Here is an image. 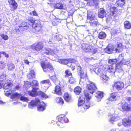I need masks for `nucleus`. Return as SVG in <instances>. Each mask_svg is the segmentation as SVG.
I'll list each match as a JSON object with an SVG mask.
<instances>
[{
    "label": "nucleus",
    "instance_id": "1",
    "mask_svg": "<svg viewBox=\"0 0 131 131\" xmlns=\"http://www.w3.org/2000/svg\"><path fill=\"white\" fill-rule=\"evenodd\" d=\"M84 96L85 97L86 100L87 101L85 103V98H83V96H81L79 98L78 101V105L79 106H80L82 105L83 106V108L85 110L88 108L90 107V102L88 100H90L91 97L89 96V94L86 92V91H85Z\"/></svg>",
    "mask_w": 131,
    "mask_h": 131
},
{
    "label": "nucleus",
    "instance_id": "2",
    "mask_svg": "<svg viewBox=\"0 0 131 131\" xmlns=\"http://www.w3.org/2000/svg\"><path fill=\"white\" fill-rule=\"evenodd\" d=\"M37 106V110L39 111H42L45 110L46 105L43 102L40 103V100L38 98H36L35 100H32L28 104L29 108H31L32 107Z\"/></svg>",
    "mask_w": 131,
    "mask_h": 131
},
{
    "label": "nucleus",
    "instance_id": "3",
    "mask_svg": "<svg viewBox=\"0 0 131 131\" xmlns=\"http://www.w3.org/2000/svg\"><path fill=\"white\" fill-rule=\"evenodd\" d=\"M39 85L38 82L37 80H34L32 81L31 83V86L32 88V89L31 91H28V94L29 95L32 96H35V95H38L37 91L39 89L34 87L38 86Z\"/></svg>",
    "mask_w": 131,
    "mask_h": 131
},
{
    "label": "nucleus",
    "instance_id": "4",
    "mask_svg": "<svg viewBox=\"0 0 131 131\" xmlns=\"http://www.w3.org/2000/svg\"><path fill=\"white\" fill-rule=\"evenodd\" d=\"M118 108L121 110L124 111L131 110V104L129 106L126 102L119 103L118 104Z\"/></svg>",
    "mask_w": 131,
    "mask_h": 131
},
{
    "label": "nucleus",
    "instance_id": "5",
    "mask_svg": "<svg viewBox=\"0 0 131 131\" xmlns=\"http://www.w3.org/2000/svg\"><path fill=\"white\" fill-rule=\"evenodd\" d=\"M64 114H61L57 117V121L56 123L58 126H60L61 123H63L68 121V119L64 116Z\"/></svg>",
    "mask_w": 131,
    "mask_h": 131
},
{
    "label": "nucleus",
    "instance_id": "6",
    "mask_svg": "<svg viewBox=\"0 0 131 131\" xmlns=\"http://www.w3.org/2000/svg\"><path fill=\"white\" fill-rule=\"evenodd\" d=\"M86 88L90 93L91 94L94 92L97 89L95 84L90 81L89 82L87 83Z\"/></svg>",
    "mask_w": 131,
    "mask_h": 131
},
{
    "label": "nucleus",
    "instance_id": "7",
    "mask_svg": "<svg viewBox=\"0 0 131 131\" xmlns=\"http://www.w3.org/2000/svg\"><path fill=\"white\" fill-rule=\"evenodd\" d=\"M41 64L44 71L45 72H47L53 70L52 66L49 63H46V62H42Z\"/></svg>",
    "mask_w": 131,
    "mask_h": 131
},
{
    "label": "nucleus",
    "instance_id": "8",
    "mask_svg": "<svg viewBox=\"0 0 131 131\" xmlns=\"http://www.w3.org/2000/svg\"><path fill=\"white\" fill-rule=\"evenodd\" d=\"M20 97V100L24 101L27 102L29 101V99L27 97L24 96H22V95L17 93H15L12 94L11 96V98L19 99Z\"/></svg>",
    "mask_w": 131,
    "mask_h": 131
},
{
    "label": "nucleus",
    "instance_id": "9",
    "mask_svg": "<svg viewBox=\"0 0 131 131\" xmlns=\"http://www.w3.org/2000/svg\"><path fill=\"white\" fill-rule=\"evenodd\" d=\"M43 46V45L41 42H39L37 43H35L31 46V48L33 50L39 51L42 49Z\"/></svg>",
    "mask_w": 131,
    "mask_h": 131
},
{
    "label": "nucleus",
    "instance_id": "10",
    "mask_svg": "<svg viewBox=\"0 0 131 131\" xmlns=\"http://www.w3.org/2000/svg\"><path fill=\"white\" fill-rule=\"evenodd\" d=\"M124 84L123 82L121 81L115 82L113 86L114 88L118 90H121L124 87Z\"/></svg>",
    "mask_w": 131,
    "mask_h": 131
},
{
    "label": "nucleus",
    "instance_id": "11",
    "mask_svg": "<svg viewBox=\"0 0 131 131\" xmlns=\"http://www.w3.org/2000/svg\"><path fill=\"white\" fill-rule=\"evenodd\" d=\"M106 69L102 66H100L99 67L95 68L94 70V71L95 73L98 75H101L103 73H105Z\"/></svg>",
    "mask_w": 131,
    "mask_h": 131
},
{
    "label": "nucleus",
    "instance_id": "12",
    "mask_svg": "<svg viewBox=\"0 0 131 131\" xmlns=\"http://www.w3.org/2000/svg\"><path fill=\"white\" fill-rule=\"evenodd\" d=\"M122 124L125 127H126L131 126V116L123 119L122 120Z\"/></svg>",
    "mask_w": 131,
    "mask_h": 131
},
{
    "label": "nucleus",
    "instance_id": "13",
    "mask_svg": "<svg viewBox=\"0 0 131 131\" xmlns=\"http://www.w3.org/2000/svg\"><path fill=\"white\" fill-rule=\"evenodd\" d=\"M93 47L91 46L88 44L83 43L81 45L82 48L86 52L93 51Z\"/></svg>",
    "mask_w": 131,
    "mask_h": 131
},
{
    "label": "nucleus",
    "instance_id": "14",
    "mask_svg": "<svg viewBox=\"0 0 131 131\" xmlns=\"http://www.w3.org/2000/svg\"><path fill=\"white\" fill-rule=\"evenodd\" d=\"M87 21H91L96 19L95 17L96 14L92 12H88Z\"/></svg>",
    "mask_w": 131,
    "mask_h": 131
},
{
    "label": "nucleus",
    "instance_id": "15",
    "mask_svg": "<svg viewBox=\"0 0 131 131\" xmlns=\"http://www.w3.org/2000/svg\"><path fill=\"white\" fill-rule=\"evenodd\" d=\"M66 77H69L70 79L69 80V82L70 83L72 84L75 81V80L73 77H70L72 76V73L69 72L68 70H66L65 71Z\"/></svg>",
    "mask_w": 131,
    "mask_h": 131
},
{
    "label": "nucleus",
    "instance_id": "16",
    "mask_svg": "<svg viewBox=\"0 0 131 131\" xmlns=\"http://www.w3.org/2000/svg\"><path fill=\"white\" fill-rule=\"evenodd\" d=\"M58 51L57 50H52L49 48L46 49L45 53L47 54H50L53 56L56 55L58 53Z\"/></svg>",
    "mask_w": 131,
    "mask_h": 131
},
{
    "label": "nucleus",
    "instance_id": "17",
    "mask_svg": "<svg viewBox=\"0 0 131 131\" xmlns=\"http://www.w3.org/2000/svg\"><path fill=\"white\" fill-rule=\"evenodd\" d=\"M119 95L116 93H112L111 94V96L110 97L108 100L111 101H113L119 99Z\"/></svg>",
    "mask_w": 131,
    "mask_h": 131
},
{
    "label": "nucleus",
    "instance_id": "18",
    "mask_svg": "<svg viewBox=\"0 0 131 131\" xmlns=\"http://www.w3.org/2000/svg\"><path fill=\"white\" fill-rule=\"evenodd\" d=\"M63 97L64 100L67 102H70L72 100L71 95L68 93H66L64 94Z\"/></svg>",
    "mask_w": 131,
    "mask_h": 131
},
{
    "label": "nucleus",
    "instance_id": "19",
    "mask_svg": "<svg viewBox=\"0 0 131 131\" xmlns=\"http://www.w3.org/2000/svg\"><path fill=\"white\" fill-rule=\"evenodd\" d=\"M120 118L118 116H111L109 119V121L111 123H113V122L120 119Z\"/></svg>",
    "mask_w": 131,
    "mask_h": 131
},
{
    "label": "nucleus",
    "instance_id": "20",
    "mask_svg": "<svg viewBox=\"0 0 131 131\" xmlns=\"http://www.w3.org/2000/svg\"><path fill=\"white\" fill-rule=\"evenodd\" d=\"M40 84L41 85L45 84L46 85V86L45 87L46 89H48L50 85V83L49 80L48 79L45 80L41 81L40 82Z\"/></svg>",
    "mask_w": 131,
    "mask_h": 131
},
{
    "label": "nucleus",
    "instance_id": "21",
    "mask_svg": "<svg viewBox=\"0 0 131 131\" xmlns=\"http://www.w3.org/2000/svg\"><path fill=\"white\" fill-rule=\"evenodd\" d=\"M96 94L95 96L98 98V101H101L102 98L103 97V93L98 91L96 92Z\"/></svg>",
    "mask_w": 131,
    "mask_h": 131
},
{
    "label": "nucleus",
    "instance_id": "22",
    "mask_svg": "<svg viewBox=\"0 0 131 131\" xmlns=\"http://www.w3.org/2000/svg\"><path fill=\"white\" fill-rule=\"evenodd\" d=\"M40 24L35 23L32 26V27L33 28V30L36 31V32H38L40 31L41 28Z\"/></svg>",
    "mask_w": 131,
    "mask_h": 131
},
{
    "label": "nucleus",
    "instance_id": "23",
    "mask_svg": "<svg viewBox=\"0 0 131 131\" xmlns=\"http://www.w3.org/2000/svg\"><path fill=\"white\" fill-rule=\"evenodd\" d=\"M114 50L113 46H108L105 49V51L108 53H111Z\"/></svg>",
    "mask_w": 131,
    "mask_h": 131
},
{
    "label": "nucleus",
    "instance_id": "24",
    "mask_svg": "<svg viewBox=\"0 0 131 131\" xmlns=\"http://www.w3.org/2000/svg\"><path fill=\"white\" fill-rule=\"evenodd\" d=\"M20 25V26L21 27V29H22L23 31L27 29L29 27L28 23H23Z\"/></svg>",
    "mask_w": 131,
    "mask_h": 131
},
{
    "label": "nucleus",
    "instance_id": "25",
    "mask_svg": "<svg viewBox=\"0 0 131 131\" xmlns=\"http://www.w3.org/2000/svg\"><path fill=\"white\" fill-rule=\"evenodd\" d=\"M8 1L10 5L12 6L13 8L15 9L17 8V3L14 0H8Z\"/></svg>",
    "mask_w": 131,
    "mask_h": 131
},
{
    "label": "nucleus",
    "instance_id": "26",
    "mask_svg": "<svg viewBox=\"0 0 131 131\" xmlns=\"http://www.w3.org/2000/svg\"><path fill=\"white\" fill-rule=\"evenodd\" d=\"M13 85V84L11 83H5L3 86V88L6 90L7 89H10Z\"/></svg>",
    "mask_w": 131,
    "mask_h": 131
},
{
    "label": "nucleus",
    "instance_id": "27",
    "mask_svg": "<svg viewBox=\"0 0 131 131\" xmlns=\"http://www.w3.org/2000/svg\"><path fill=\"white\" fill-rule=\"evenodd\" d=\"M123 50V46L121 43L117 45V48H114V51H115L116 52H120Z\"/></svg>",
    "mask_w": 131,
    "mask_h": 131
},
{
    "label": "nucleus",
    "instance_id": "28",
    "mask_svg": "<svg viewBox=\"0 0 131 131\" xmlns=\"http://www.w3.org/2000/svg\"><path fill=\"white\" fill-rule=\"evenodd\" d=\"M54 6L55 8L60 9H64L65 8L63 5L61 3L56 4Z\"/></svg>",
    "mask_w": 131,
    "mask_h": 131
},
{
    "label": "nucleus",
    "instance_id": "29",
    "mask_svg": "<svg viewBox=\"0 0 131 131\" xmlns=\"http://www.w3.org/2000/svg\"><path fill=\"white\" fill-rule=\"evenodd\" d=\"M28 78L29 79H32L35 78V73L33 70H31L27 74Z\"/></svg>",
    "mask_w": 131,
    "mask_h": 131
},
{
    "label": "nucleus",
    "instance_id": "30",
    "mask_svg": "<svg viewBox=\"0 0 131 131\" xmlns=\"http://www.w3.org/2000/svg\"><path fill=\"white\" fill-rule=\"evenodd\" d=\"M122 65L120 63H118L116 65V71L118 72H121L122 71Z\"/></svg>",
    "mask_w": 131,
    "mask_h": 131
},
{
    "label": "nucleus",
    "instance_id": "31",
    "mask_svg": "<svg viewBox=\"0 0 131 131\" xmlns=\"http://www.w3.org/2000/svg\"><path fill=\"white\" fill-rule=\"evenodd\" d=\"M88 22H89V23L93 27L97 26L98 24L97 19H95L91 21H89Z\"/></svg>",
    "mask_w": 131,
    "mask_h": 131
},
{
    "label": "nucleus",
    "instance_id": "32",
    "mask_svg": "<svg viewBox=\"0 0 131 131\" xmlns=\"http://www.w3.org/2000/svg\"><path fill=\"white\" fill-rule=\"evenodd\" d=\"M55 92L56 94L60 95L61 94V89L60 86H56L55 89Z\"/></svg>",
    "mask_w": 131,
    "mask_h": 131
},
{
    "label": "nucleus",
    "instance_id": "33",
    "mask_svg": "<svg viewBox=\"0 0 131 131\" xmlns=\"http://www.w3.org/2000/svg\"><path fill=\"white\" fill-rule=\"evenodd\" d=\"M124 26L125 28L130 29L131 28V24L128 21H126L124 23Z\"/></svg>",
    "mask_w": 131,
    "mask_h": 131
},
{
    "label": "nucleus",
    "instance_id": "34",
    "mask_svg": "<svg viewBox=\"0 0 131 131\" xmlns=\"http://www.w3.org/2000/svg\"><path fill=\"white\" fill-rule=\"evenodd\" d=\"M116 3L119 6H122L125 3V0H117Z\"/></svg>",
    "mask_w": 131,
    "mask_h": 131
},
{
    "label": "nucleus",
    "instance_id": "35",
    "mask_svg": "<svg viewBox=\"0 0 131 131\" xmlns=\"http://www.w3.org/2000/svg\"><path fill=\"white\" fill-rule=\"evenodd\" d=\"M58 62L61 64H67L69 62V60L68 59H60L58 60Z\"/></svg>",
    "mask_w": 131,
    "mask_h": 131
},
{
    "label": "nucleus",
    "instance_id": "36",
    "mask_svg": "<svg viewBox=\"0 0 131 131\" xmlns=\"http://www.w3.org/2000/svg\"><path fill=\"white\" fill-rule=\"evenodd\" d=\"M100 12H99L98 14V16L100 18H103L104 17L105 11L103 8H100Z\"/></svg>",
    "mask_w": 131,
    "mask_h": 131
},
{
    "label": "nucleus",
    "instance_id": "37",
    "mask_svg": "<svg viewBox=\"0 0 131 131\" xmlns=\"http://www.w3.org/2000/svg\"><path fill=\"white\" fill-rule=\"evenodd\" d=\"M106 36V35L104 32H100L99 35L98 37L100 39H103L105 38Z\"/></svg>",
    "mask_w": 131,
    "mask_h": 131
},
{
    "label": "nucleus",
    "instance_id": "38",
    "mask_svg": "<svg viewBox=\"0 0 131 131\" xmlns=\"http://www.w3.org/2000/svg\"><path fill=\"white\" fill-rule=\"evenodd\" d=\"M116 69L112 66H110L109 67L108 69V71L112 74H114L115 71Z\"/></svg>",
    "mask_w": 131,
    "mask_h": 131
},
{
    "label": "nucleus",
    "instance_id": "39",
    "mask_svg": "<svg viewBox=\"0 0 131 131\" xmlns=\"http://www.w3.org/2000/svg\"><path fill=\"white\" fill-rule=\"evenodd\" d=\"M81 88L79 86H78L74 89V92L76 94L79 95L81 92Z\"/></svg>",
    "mask_w": 131,
    "mask_h": 131
},
{
    "label": "nucleus",
    "instance_id": "40",
    "mask_svg": "<svg viewBox=\"0 0 131 131\" xmlns=\"http://www.w3.org/2000/svg\"><path fill=\"white\" fill-rule=\"evenodd\" d=\"M56 100L57 103L60 104H62L63 103L64 101L63 100L61 97H57L56 98Z\"/></svg>",
    "mask_w": 131,
    "mask_h": 131
},
{
    "label": "nucleus",
    "instance_id": "41",
    "mask_svg": "<svg viewBox=\"0 0 131 131\" xmlns=\"http://www.w3.org/2000/svg\"><path fill=\"white\" fill-rule=\"evenodd\" d=\"M104 73L101 74V75H99L101 78V80H105V81H107L108 79V77L106 75L104 74Z\"/></svg>",
    "mask_w": 131,
    "mask_h": 131
},
{
    "label": "nucleus",
    "instance_id": "42",
    "mask_svg": "<svg viewBox=\"0 0 131 131\" xmlns=\"http://www.w3.org/2000/svg\"><path fill=\"white\" fill-rule=\"evenodd\" d=\"M8 70L13 69L15 68V65L14 64L12 63H9L7 65Z\"/></svg>",
    "mask_w": 131,
    "mask_h": 131
},
{
    "label": "nucleus",
    "instance_id": "43",
    "mask_svg": "<svg viewBox=\"0 0 131 131\" xmlns=\"http://www.w3.org/2000/svg\"><path fill=\"white\" fill-rule=\"evenodd\" d=\"M117 60L116 59H110L109 60L108 62L109 64H115L117 62Z\"/></svg>",
    "mask_w": 131,
    "mask_h": 131
},
{
    "label": "nucleus",
    "instance_id": "44",
    "mask_svg": "<svg viewBox=\"0 0 131 131\" xmlns=\"http://www.w3.org/2000/svg\"><path fill=\"white\" fill-rule=\"evenodd\" d=\"M79 74L81 79H84L86 77V74L84 73L83 71H81L80 72H79Z\"/></svg>",
    "mask_w": 131,
    "mask_h": 131
},
{
    "label": "nucleus",
    "instance_id": "45",
    "mask_svg": "<svg viewBox=\"0 0 131 131\" xmlns=\"http://www.w3.org/2000/svg\"><path fill=\"white\" fill-rule=\"evenodd\" d=\"M28 24L29 25H30V26L32 27L33 25L35 23H36L34 22V20L31 19H30L28 21Z\"/></svg>",
    "mask_w": 131,
    "mask_h": 131
},
{
    "label": "nucleus",
    "instance_id": "46",
    "mask_svg": "<svg viewBox=\"0 0 131 131\" xmlns=\"http://www.w3.org/2000/svg\"><path fill=\"white\" fill-rule=\"evenodd\" d=\"M5 63L2 61H0V68L1 69L4 68L5 66Z\"/></svg>",
    "mask_w": 131,
    "mask_h": 131
},
{
    "label": "nucleus",
    "instance_id": "47",
    "mask_svg": "<svg viewBox=\"0 0 131 131\" xmlns=\"http://www.w3.org/2000/svg\"><path fill=\"white\" fill-rule=\"evenodd\" d=\"M24 85L26 87H28L31 86V83L30 82L26 81L25 82Z\"/></svg>",
    "mask_w": 131,
    "mask_h": 131
},
{
    "label": "nucleus",
    "instance_id": "48",
    "mask_svg": "<svg viewBox=\"0 0 131 131\" xmlns=\"http://www.w3.org/2000/svg\"><path fill=\"white\" fill-rule=\"evenodd\" d=\"M2 38L5 40H6L8 39V37L7 36L5 35L4 34H2L1 35Z\"/></svg>",
    "mask_w": 131,
    "mask_h": 131
},
{
    "label": "nucleus",
    "instance_id": "49",
    "mask_svg": "<svg viewBox=\"0 0 131 131\" xmlns=\"http://www.w3.org/2000/svg\"><path fill=\"white\" fill-rule=\"evenodd\" d=\"M29 14L31 15H33L34 16H38V14L35 10L30 12L29 13Z\"/></svg>",
    "mask_w": 131,
    "mask_h": 131
},
{
    "label": "nucleus",
    "instance_id": "50",
    "mask_svg": "<svg viewBox=\"0 0 131 131\" xmlns=\"http://www.w3.org/2000/svg\"><path fill=\"white\" fill-rule=\"evenodd\" d=\"M110 11L113 13L114 12H116L117 10L116 8L115 7H112L110 8Z\"/></svg>",
    "mask_w": 131,
    "mask_h": 131
},
{
    "label": "nucleus",
    "instance_id": "51",
    "mask_svg": "<svg viewBox=\"0 0 131 131\" xmlns=\"http://www.w3.org/2000/svg\"><path fill=\"white\" fill-rule=\"evenodd\" d=\"M51 79L54 82H56V81H57V79L55 75L52 76L51 77Z\"/></svg>",
    "mask_w": 131,
    "mask_h": 131
},
{
    "label": "nucleus",
    "instance_id": "52",
    "mask_svg": "<svg viewBox=\"0 0 131 131\" xmlns=\"http://www.w3.org/2000/svg\"><path fill=\"white\" fill-rule=\"evenodd\" d=\"M61 36L60 35H59L58 36H57L55 37V39H56L57 40H60L61 39Z\"/></svg>",
    "mask_w": 131,
    "mask_h": 131
},
{
    "label": "nucleus",
    "instance_id": "53",
    "mask_svg": "<svg viewBox=\"0 0 131 131\" xmlns=\"http://www.w3.org/2000/svg\"><path fill=\"white\" fill-rule=\"evenodd\" d=\"M41 96L43 97L46 98L48 97V96L44 93L41 92Z\"/></svg>",
    "mask_w": 131,
    "mask_h": 131
},
{
    "label": "nucleus",
    "instance_id": "54",
    "mask_svg": "<svg viewBox=\"0 0 131 131\" xmlns=\"http://www.w3.org/2000/svg\"><path fill=\"white\" fill-rule=\"evenodd\" d=\"M119 63L122 65V64H125L126 63V60L123 58V59L120 61Z\"/></svg>",
    "mask_w": 131,
    "mask_h": 131
},
{
    "label": "nucleus",
    "instance_id": "55",
    "mask_svg": "<svg viewBox=\"0 0 131 131\" xmlns=\"http://www.w3.org/2000/svg\"><path fill=\"white\" fill-rule=\"evenodd\" d=\"M69 60V62L70 63H74L76 62V61L74 59H68Z\"/></svg>",
    "mask_w": 131,
    "mask_h": 131
},
{
    "label": "nucleus",
    "instance_id": "56",
    "mask_svg": "<svg viewBox=\"0 0 131 131\" xmlns=\"http://www.w3.org/2000/svg\"><path fill=\"white\" fill-rule=\"evenodd\" d=\"M0 53H1L2 54H3L4 55H5V56L7 58H8L9 57V55L7 54L5 52L2 51L0 52Z\"/></svg>",
    "mask_w": 131,
    "mask_h": 131
},
{
    "label": "nucleus",
    "instance_id": "57",
    "mask_svg": "<svg viewBox=\"0 0 131 131\" xmlns=\"http://www.w3.org/2000/svg\"><path fill=\"white\" fill-rule=\"evenodd\" d=\"M126 64H125V65H126L128 66H129L130 67H131V65L130 64V63H131V62H130L129 61H126Z\"/></svg>",
    "mask_w": 131,
    "mask_h": 131
},
{
    "label": "nucleus",
    "instance_id": "58",
    "mask_svg": "<svg viewBox=\"0 0 131 131\" xmlns=\"http://www.w3.org/2000/svg\"><path fill=\"white\" fill-rule=\"evenodd\" d=\"M5 92H6L5 93V95L7 96H9L11 94V93L8 92L7 91H5Z\"/></svg>",
    "mask_w": 131,
    "mask_h": 131
},
{
    "label": "nucleus",
    "instance_id": "59",
    "mask_svg": "<svg viewBox=\"0 0 131 131\" xmlns=\"http://www.w3.org/2000/svg\"><path fill=\"white\" fill-rule=\"evenodd\" d=\"M98 113L100 115H102L103 114V112L102 110H100L98 111Z\"/></svg>",
    "mask_w": 131,
    "mask_h": 131
},
{
    "label": "nucleus",
    "instance_id": "60",
    "mask_svg": "<svg viewBox=\"0 0 131 131\" xmlns=\"http://www.w3.org/2000/svg\"><path fill=\"white\" fill-rule=\"evenodd\" d=\"M77 70L78 71H79V72H80L81 71H83V70H81V68L80 66H78L77 68Z\"/></svg>",
    "mask_w": 131,
    "mask_h": 131
},
{
    "label": "nucleus",
    "instance_id": "61",
    "mask_svg": "<svg viewBox=\"0 0 131 131\" xmlns=\"http://www.w3.org/2000/svg\"><path fill=\"white\" fill-rule=\"evenodd\" d=\"M126 99L127 101H131V97H126Z\"/></svg>",
    "mask_w": 131,
    "mask_h": 131
},
{
    "label": "nucleus",
    "instance_id": "62",
    "mask_svg": "<svg viewBox=\"0 0 131 131\" xmlns=\"http://www.w3.org/2000/svg\"><path fill=\"white\" fill-rule=\"evenodd\" d=\"M127 93L129 95H131V90H128L127 91Z\"/></svg>",
    "mask_w": 131,
    "mask_h": 131
},
{
    "label": "nucleus",
    "instance_id": "63",
    "mask_svg": "<svg viewBox=\"0 0 131 131\" xmlns=\"http://www.w3.org/2000/svg\"><path fill=\"white\" fill-rule=\"evenodd\" d=\"M91 52H92L93 53H95L97 52V51L96 49H94L93 47V51H91Z\"/></svg>",
    "mask_w": 131,
    "mask_h": 131
},
{
    "label": "nucleus",
    "instance_id": "64",
    "mask_svg": "<svg viewBox=\"0 0 131 131\" xmlns=\"http://www.w3.org/2000/svg\"><path fill=\"white\" fill-rule=\"evenodd\" d=\"M24 62L27 64H28L29 63V62L27 60H24Z\"/></svg>",
    "mask_w": 131,
    "mask_h": 131
}]
</instances>
